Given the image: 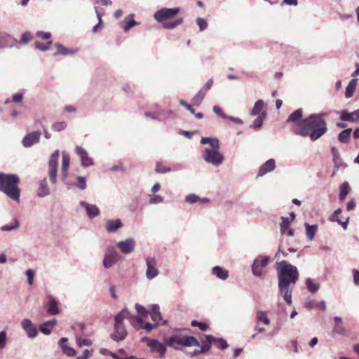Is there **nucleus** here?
I'll return each mask as SVG.
<instances>
[{
    "instance_id": "16",
    "label": "nucleus",
    "mask_w": 359,
    "mask_h": 359,
    "mask_svg": "<svg viewBox=\"0 0 359 359\" xmlns=\"http://www.w3.org/2000/svg\"><path fill=\"white\" fill-rule=\"evenodd\" d=\"M127 336V331L123 325L114 323V332L111 334V338L115 341H123Z\"/></svg>"
},
{
    "instance_id": "17",
    "label": "nucleus",
    "mask_w": 359,
    "mask_h": 359,
    "mask_svg": "<svg viewBox=\"0 0 359 359\" xmlns=\"http://www.w3.org/2000/svg\"><path fill=\"white\" fill-rule=\"evenodd\" d=\"M79 204L81 207L85 208L89 218H94L100 215V211L95 205L90 204L83 201H80Z\"/></svg>"
},
{
    "instance_id": "24",
    "label": "nucleus",
    "mask_w": 359,
    "mask_h": 359,
    "mask_svg": "<svg viewBox=\"0 0 359 359\" xmlns=\"http://www.w3.org/2000/svg\"><path fill=\"white\" fill-rule=\"evenodd\" d=\"M69 163H70L69 155L67 153L63 151L62 152V168H61V175H62V180H65L67 177Z\"/></svg>"
},
{
    "instance_id": "58",
    "label": "nucleus",
    "mask_w": 359,
    "mask_h": 359,
    "mask_svg": "<svg viewBox=\"0 0 359 359\" xmlns=\"http://www.w3.org/2000/svg\"><path fill=\"white\" fill-rule=\"evenodd\" d=\"M171 170V168L170 167H166L162 165L160 163H158L156 164V171L158 173H166Z\"/></svg>"
},
{
    "instance_id": "47",
    "label": "nucleus",
    "mask_w": 359,
    "mask_h": 359,
    "mask_svg": "<svg viewBox=\"0 0 359 359\" xmlns=\"http://www.w3.org/2000/svg\"><path fill=\"white\" fill-rule=\"evenodd\" d=\"M33 39V35L30 32H25L22 34V36L20 41L21 44L25 45L28 43Z\"/></svg>"
},
{
    "instance_id": "48",
    "label": "nucleus",
    "mask_w": 359,
    "mask_h": 359,
    "mask_svg": "<svg viewBox=\"0 0 359 359\" xmlns=\"http://www.w3.org/2000/svg\"><path fill=\"white\" fill-rule=\"evenodd\" d=\"M67 127V123L65 121L55 122L52 124V129L55 132H60L64 130Z\"/></svg>"
},
{
    "instance_id": "6",
    "label": "nucleus",
    "mask_w": 359,
    "mask_h": 359,
    "mask_svg": "<svg viewBox=\"0 0 359 359\" xmlns=\"http://www.w3.org/2000/svg\"><path fill=\"white\" fill-rule=\"evenodd\" d=\"M59 154V150L56 149L51 154L48 161V173L50 182L53 185H55L57 182Z\"/></svg>"
},
{
    "instance_id": "43",
    "label": "nucleus",
    "mask_w": 359,
    "mask_h": 359,
    "mask_svg": "<svg viewBox=\"0 0 359 359\" xmlns=\"http://www.w3.org/2000/svg\"><path fill=\"white\" fill-rule=\"evenodd\" d=\"M205 94V91H204L203 89H201L193 97V104L196 106H199L201 104L203 100L204 99Z\"/></svg>"
},
{
    "instance_id": "63",
    "label": "nucleus",
    "mask_w": 359,
    "mask_h": 359,
    "mask_svg": "<svg viewBox=\"0 0 359 359\" xmlns=\"http://www.w3.org/2000/svg\"><path fill=\"white\" fill-rule=\"evenodd\" d=\"M138 22H136L135 20H128L125 26L123 27V29L125 32H128V30H130L133 27H134L135 25H137Z\"/></svg>"
},
{
    "instance_id": "61",
    "label": "nucleus",
    "mask_w": 359,
    "mask_h": 359,
    "mask_svg": "<svg viewBox=\"0 0 359 359\" xmlns=\"http://www.w3.org/2000/svg\"><path fill=\"white\" fill-rule=\"evenodd\" d=\"M163 201V197L158 195H153L149 198V203L151 204H158L162 203Z\"/></svg>"
},
{
    "instance_id": "8",
    "label": "nucleus",
    "mask_w": 359,
    "mask_h": 359,
    "mask_svg": "<svg viewBox=\"0 0 359 359\" xmlns=\"http://www.w3.org/2000/svg\"><path fill=\"white\" fill-rule=\"evenodd\" d=\"M118 254L114 246H108L103 259V266L106 269L111 267L118 261Z\"/></svg>"
},
{
    "instance_id": "56",
    "label": "nucleus",
    "mask_w": 359,
    "mask_h": 359,
    "mask_svg": "<svg viewBox=\"0 0 359 359\" xmlns=\"http://www.w3.org/2000/svg\"><path fill=\"white\" fill-rule=\"evenodd\" d=\"M200 200L201 198H199V196L194 194H189L185 197V201L189 203H195L199 201Z\"/></svg>"
},
{
    "instance_id": "32",
    "label": "nucleus",
    "mask_w": 359,
    "mask_h": 359,
    "mask_svg": "<svg viewBox=\"0 0 359 359\" xmlns=\"http://www.w3.org/2000/svg\"><path fill=\"white\" fill-rule=\"evenodd\" d=\"M263 323L268 325L270 324V320L268 318V312L263 311H257L256 313V323Z\"/></svg>"
},
{
    "instance_id": "45",
    "label": "nucleus",
    "mask_w": 359,
    "mask_h": 359,
    "mask_svg": "<svg viewBox=\"0 0 359 359\" xmlns=\"http://www.w3.org/2000/svg\"><path fill=\"white\" fill-rule=\"evenodd\" d=\"M182 22H183L182 18H177V20H175L172 22H163V27L167 29H172L177 27V26H179L180 25H181L182 23Z\"/></svg>"
},
{
    "instance_id": "51",
    "label": "nucleus",
    "mask_w": 359,
    "mask_h": 359,
    "mask_svg": "<svg viewBox=\"0 0 359 359\" xmlns=\"http://www.w3.org/2000/svg\"><path fill=\"white\" fill-rule=\"evenodd\" d=\"M94 353L93 348L86 349L82 354L76 358V359H90Z\"/></svg>"
},
{
    "instance_id": "33",
    "label": "nucleus",
    "mask_w": 359,
    "mask_h": 359,
    "mask_svg": "<svg viewBox=\"0 0 359 359\" xmlns=\"http://www.w3.org/2000/svg\"><path fill=\"white\" fill-rule=\"evenodd\" d=\"M76 344L78 347L90 346L93 344L90 339L84 337L82 334H77L76 336Z\"/></svg>"
},
{
    "instance_id": "22",
    "label": "nucleus",
    "mask_w": 359,
    "mask_h": 359,
    "mask_svg": "<svg viewBox=\"0 0 359 359\" xmlns=\"http://www.w3.org/2000/svg\"><path fill=\"white\" fill-rule=\"evenodd\" d=\"M123 226L122 222L119 219H108L106 221L104 227L107 232L114 233Z\"/></svg>"
},
{
    "instance_id": "35",
    "label": "nucleus",
    "mask_w": 359,
    "mask_h": 359,
    "mask_svg": "<svg viewBox=\"0 0 359 359\" xmlns=\"http://www.w3.org/2000/svg\"><path fill=\"white\" fill-rule=\"evenodd\" d=\"M303 115V109H298L293 111L287 118V122H292L296 123L299 121H300L302 118Z\"/></svg>"
},
{
    "instance_id": "26",
    "label": "nucleus",
    "mask_w": 359,
    "mask_h": 359,
    "mask_svg": "<svg viewBox=\"0 0 359 359\" xmlns=\"http://www.w3.org/2000/svg\"><path fill=\"white\" fill-rule=\"evenodd\" d=\"M46 311L49 314H51V315H56V314L59 313L57 302L51 296L48 297V302Z\"/></svg>"
},
{
    "instance_id": "29",
    "label": "nucleus",
    "mask_w": 359,
    "mask_h": 359,
    "mask_svg": "<svg viewBox=\"0 0 359 359\" xmlns=\"http://www.w3.org/2000/svg\"><path fill=\"white\" fill-rule=\"evenodd\" d=\"M150 316L154 322H158L162 320L161 313L160 312L159 306L158 304H152L151 306Z\"/></svg>"
},
{
    "instance_id": "5",
    "label": "nucleus",
    "mask_w": 359,
    "mask_h": 359,
    "mask_svg": "<svg viewBox=\"0 0 359 359\" xmlns=\"http://www.w3.org/2000/svg\"><path fill=\"white\" fill-rule=\"evenodd\" d=\"M202 158L206 163L216 167L222 165L224 159L223 154L219 151V145L217 148H205Z\"/></svg>"
},
{
    "instance_id": "28",
    "label": "nucleus",
    "mask_w": 359,
    "mask_h": 359,
    "mask_svg": "<svg viewBox=\"0 0 359 359\" xmlns=\"http://www.w3.org/2000/svg\"><path fill=\"white\" fill-rule=\"evenodd\" d=\"M212 274L222 280H226L229 277V271L219 266H214L212 269Z\"/></svg>"
},
{
    "instance_id": "59",
    "label": "nucleus",
    "mask_w": 359,
    "mask_h": 359,
    "mask_svg": "<svg viewBox=\"0 0 359 359\" xmlns=\"http://www.w3.org/2000/svg\"><path fill=\"white\" fill-rule=\"evenodd\" d=\"M191 325L193 327H198L202 331H206L208 330L207 324L204 323L198 322L196 320H192Z\"/></svg>"
},
{
    "instance_id": "44",
    "label": "nucleus",
    "mask_w": 359,
    "mask_h": 359,
    "mask_svg": "<svg viewBox=\"0 0 359 359\" xmlns=\"http://www.w3.org/2000/svg\"><path fill=\"white\" fill-rule=\"evenodd\" d=\"M266 116V112H262L259 116H258L252 124L250 126V128H260L263 125L264 120L265 119Z\"/></svg>"
},
{
    "instance_id": "52",
    "label": "nucleus",
    "mask_w": 359,
    "mask_h": 359,
    "mask_svg": "<svg viewBox=\"0 0 359 359\" xmlns=\"http://www.w3.org/2000/svg\"><path fill=\"white\" fill-rule=\"evenodd\" d=\"M95 10L96 15H97V18L98 20V24L95 25L93 28V32H94V33H95L97 31V29L100 27V25L102 22V14L99 11V8L96 6V7H95Z\"/></svg>"
},
{
    "instance_id": "57",
    "label": "nucleus",
    "mask_w": 359,
    "mask_h": 359,
    "mask_svg": "<svg viewBox=\"0 0 359 359\" xmlns=\"http://www.w3.org/2000/svg\"><path fill=\"white\" fill-rule=\"evenodd\" d=\"M196 24L199 27V29L201 32L205 30L208 27V23L205 19L202 18H196Z\"/></svg>"
},
{
    "instance_id": "46",
    "label": "nucleus",
    "mask_w": 359,
    "mask_h": 359,
    "mask_svg": "<svg viewBox=\"0 0 359 359\" xmlns=\"http://www.w3.org/2000/svg\"><path fill=\"white\" fill-rule=\"evenodd\" d=\"M86 177H77L76 182L74 184L75 187L79 188L81 190H84L86 189Z\"/></svg>"
},
{
    "instance_id": "62",
    "label": "nucleus",
    "mask_w": 359,
    "mask_h": 359,
    "mask_svg": "<svg viewBox=\"0 0 359 359\" xmlns=\"http://www.w3.org/2000/svg\"><path fill=\"white\" fill-rule=\"evenodd\" d=\"M159 324L158 323H155V324H151L150 323H144L143 324V328L142 329H144L147 332H151L152 330L158 327Z\"/></svg>"
},
{
    "instance_id": "20",
    "label": "nucleus",
    "mask_w": 359,
    "mask_h": 359,
    "mask_svg": "<svg viewBox=\"0 0 359 359\" xmlns=\"http://www.w3.org/2000/svg\"><path fill=\"white\" fill-rule=\"evenodd\" d=\"M276 161L271 158L262 164L259 170L258 176H264L268 172L273 171L276 168Z\"/></svg>"
},
{
    "instance_id": "53",
    "label": "nucleus",
    "mask_w": 359,
    "mask_h": 359,
    "mask_svg": "<svg viewBox=\"0 0 359 359\" xmlns=\"http://www.w3.org/2000/svg\"><path fill=\"white\" fill-rule=\"evenodd\" d=\"M135 309L137 313L142 317H146L148 314V311L143 306L139 304H135Z\"/></svg>"
},
{
    "instance_id": "36",
    "label": "nucleus",
    "mask_w": 359,
    "mask_h": 359,
    "mask_svg": "<svg viewBox=\"0 0 359 359\" xmlns=\"http://www.w3.org/2000/svg\"><path fill=\"white\" fill-rule=\"evenodd\" d=\"M306 226V235L310 241H313L318 228L316 224L309 225L308 223H305Z\"/></svg>"
},
{
    "instance_id": "37",
    "label": "nucleus",
    "mask_w": 359,
    "mask_h": 359,
    "mask_svg": "<svg viewBox=\"0 0 359 359\" xmlns=\"http://www.w3.org/2000/svg\"><path fill=\"white\" fill-rule=\"evenodd\" d=\"M352 131L351 128H348L342 130L339 133L338 135V140L341 143H347L350 140L351 133Z\"/></svg>"
},
{
    "instance_id": "55",
    "label": "nucleus",
    "mask_w": 359,
    "mask_h": 359,
    "mask_svg": "<svg viewBox=\"0 0 359 359\" xmlns=\"http://www.w3.org/2000/svg\"><path fill=\"white\" fill-rule=\"evenodd\" d=\"M210 344H203L201 346V349L194 350V352L192 353V355H198L201 353H206L207 351H208L210 350Z\"/></svg>"
},
{
    "instance_id": "2",
    "label": "nucleus",
    "mask_w": 359,
    "mask_h": 359,
    "mask_svg": "<svg viewBox=\"0 0 359 359\" xmlns=\"http://www.w3.org/2000/svg\"><path fill=\"white\" fill-rule=\"evenodd\" d=\"M327 115L326 111L310 114L294 130V133L304 137H309L312 142L318 140L328 130L325 119Z\"/></svg>"
},
{
    "instance_id": "7",
    "label": "nucleus",
    "mask_w": 359,
    "mask_h": 359,
    "mask_svg": "<svg viewBox=\"0 0 359 359\" xmlns=\"http://www.w3.org/2000/svg\"><path fill=\"white\" fill-rule=\"evenodd\" d=\"M180 12L179 7H174L171 8H163L158 10L154 14V19L158 22H163L165 20L172 18Z\"/></svg>"
},
{
    "instance_id": "19",
    "label": "nucleus",
    "mask_w": 359,
    "mask_h": 359,
    "mask_svg": "<svg viewBox=\"0 0 359 359\" xmlns=\"http://www.w3.org/2000/svg\"><path fill=\"white\" fill-rule=\"evenodd\" d=\"M339 114H340L341 119L343 121L353 123L359 122V109L351 113L344 110L339 111Z\"/></svg>"
},
{
    "instance_id": "1",
    "label": "nucleus",
    "mask_w": 359,
    "mask_h": 359,
    "mask_svg": "<svg viewBox=\"0 0 359 359\" xmlns=\"http://www.w3.org/2000/svg\"><path fill=\"white\" fill-rule=\"evenodd\" d=\"M276 266L278 292L286 304L291 305L292 292L299 277V271L297 266L285 260L276 262Z\"/></svg>"
},
{
    "instance_id": "15",
    "label": "nucleus",
    "mask_w": 359,
    "mask_h": 359,
    "mask_svg": "<svg viewBox=\"0 0 359 359\" xmlns=\"http://www.w3.org/2000/svg\"><path fill=\"white\" fill-rule=\"evenodd\" d=\"M149 341L148 346L151 348L152 352H156L159 354L160 358H163L165 356V353L166 351V348L165 345L159 342L156 339H149L145 338Z\"/></svg>"
},
{
    "instance_id": "3",
    "label": "nucleus",
    "mask_w": 359,
    "mask_h": 359,
    "mask_svg": "<svg viewBox=\"0 0 359 359\" xmlns=\"http://www.w3.org/2000/svg\"><path fill=\"white\" fill-rule=\"evenodd\" d=\"M20 179L15 174L0 172V191L15 201H19L20 189L18 187Z\"/></svg>"
},
{
    "instance_id": "25",
    "label": "nucleus",
    "mask_w": 359,
    "mask_h": 359,
    "mask_svg": "<svg viewBox=\"0 0 359 359\" xmlns=\"http://www.w3.org/2000/svg\"><path fill=\"white\" fill-rule=\"evenodd\" d=\"M56 46L57 51L54 54V55H74L77 52L76 48H67L65 47L61 43H57L55 44Z\"/></svg>"
},
{
    "instance_id": "42",
    "label": "nucleus",
    "mask_w": 359,
    "mask_h": 359,
    "mask_svg": "<svg viewBox=\"0 0 359 359\" xmlns=\"http://www.w3.org/2000/svg\"><path fill=\"white\" fill-rule=\"evenodd\" d=\"M130 321L133 327L136 330H138L143 328L144 323L142 318L131 315V316H130Z\"/></svg>"
},
{
    "instance_id": "31",
    "label": "nucleus",
    "mask_w": 359,
    "mask_h": 359,
    "mask_svg": "<svg viewBox=\"0 0 359 359\" xmlns=\"http://www.w3.org/2000/svg\"><path fill=\"white\" fill-rule=\"evenodd\" d=\"M15 40L10 34L7 33H0V48H4L11 46L10 43Z\"/></svg>"
},
{
    "instance_id": "30",
    "label": "nucleus",
    "mask_w": 359,
    "mask_h": 359,
    "mask_svg": "<svg viewBox=\"0 0 359 359\" xmlns=\"http://www.w3.org/2000/svg\"><path fill=\"white\" fill-rule=\"evenodd\" d=\"M130 316H131V315L130 314L128 309H123L115 316V318H114L115 323L123 325V321L125 319L130 320Z\"/></svg>"
},
{
    "instance_id": "41",
    "label": "nucleus",
    "mask_w": 359,
    "mask_h": 359,
    "mask_svg": "<svg viewBox=\"0 0 359 359\" xmlns=\"http://www.w3.org/2000/svg\"><path fill=\"white\" fill-rule=\"evenodd\" d=\"M201 143L202 144H209L210 147H217L219 145V142L218 139L217 138H212V137H201Z\"/></svg>"
},
{
    "instance_id": "13",
    "label": "nucleus",
    "mask_w": 359,
    "mask_h": 359,
    "mask_svg": "<svg viewBox=\"0 0 359 359\" xmlns=\"http://www.w3.org/2000/svg\"><path fill=\"white\" fill-rule=\"evenodd\" d=\"M41 135V131H34L28 133L23 137L22 144L25 147H30L39 142Z\"/></svg>"
},
{
    "instance_id": "9",
    "label": "nucleus",
    "mask_w": 359,
    "mask_h": 359,
    "mask_svg": "<svg viewBox=\"0 0 359 359\" xmlns=\"http://www.w3.org/2000/svg\"><path fill=\"white\" fill-rule=\"evenodd\" d=\"M272 260L267 256L255 259L252 265V273L255 276L260 277L262 275V268L265 267Z\"/></svg>"
},
{
    "instance_id": "18",
    "label": "nucleus",
    "mask_w": 359,
    "mask_h": 359,
    "mask_svg": "<svg viewBox=\"0 0 359 359\" xmlns=\"http://www.w3.org/2000/svg\"><path fill=\"white\" fill-rule=\"evenodd\" d=\"M331 152L332 155V161L334 163V173L339 169H345L346 165L343 162L339 151L335 147H332Z\"/></svg>"
},
{
    "instance_id": "23",
    "label": "nucleus",
    "mask_w": 359,
    "mask_h": 359,
    "mask_svg": "<svg viewBox=\"0 0 359 359\" xmlns=\"http://www.w3.org/2000/svg\"><path fill=\"white\" fill-rule=\"evenodd\" d=\"M50 194V189L48 185V182L46 178H43L39 182V187L37 189L36 195L39 197H45Z\"/></svg>"
},
{
    "instance_id": "10",
    "label": "nucleus",
    "mask_w": 359,
    "mask_h": 359,
    "mask_svg": "<svg viewBox=\"0 0 359 359\" xmlns=\"http://www.w3.org/2000/svg\"><path fill=\"white\" fill-rule=\"evenodd\" d=\"M116 245L122 253L128 255L135 250L136 242L134 238H128L124 241H118Z\"/></svg>"
},
{
    "instance_id": "38",
    "label": "nucleus",
    "mask_w": 359,
    "mask_h": 359,
    "mask_svg": "<svg viewBox=\"0 0 359 359\" xmlns=\"http://www.w3.org/2000/svg\"><path fill=\"white\" fill-rule=\"evenodd\" d=\"M305 284H306V288L311 293L317 292L320 288L319 284L314 283V281L310 278H308L306 279Z\"/></svg>"
},
{
    "instance_id": "21",
    "label": "nucleus",
    "mask_w": 359,
    "mask_h": 359,
    "mask_svg": "<svg viewBox=\"0 0 359 359\" xmlns=\"http://www.w3.org/2000/svg\"><path fill=\"white\" fill-rule=\"evenodd\" d=\"M342 319L341 317L336 316L334 318V327L332 332V336L334 337L336 334L345 335L346 330L344 327L341 325Z\"/></svg>"
},
{
    "instance_id": "34",
    "label": "nucleus",
    "mask_w": 359,
    "mask_h": 359,
    "mask_svg": "<svg viewBox=\"0 0 359 359\" xmlns=\"http://www.w3.org/2000/svg\"><path fill=\"white\" fill-rule=\"evenodd\" d=\"M264 101L262 100H258L255 102L253 108L250 111L251 116H257L260 115L262 112L264 108Z\"/></svg>"
},
{
    "instance_id": "64",
    "label": "nucleus",
    "mask_w": 359,
    "mask_h": 359,
    "mask_svg": "<svg viewBox=\"0 0 359 359\" xmlns=\"http://www.w3.org/2000/svg\"><path fill=\"white\" fill-rule=\"evenodd\" d=\"M217 343L218 344V348L222 350L226 349L229 346L228 343L223 338H218Z\"/></svg>"
},
{
    "instance_id": "4",
    "label": "nucleus",
    "mask_w": 359,
    "mask_h": 359,
    "mask_svg": "<svg viewBox=\"0 0 359 359\" xmlns=\"http://www.w3.org/2000/svg\"><path fill=\"white\" fill-rule=\"evenodd\" d=\"M165 344L173 347L175 349H180L181 346H200V343L196 338L192 336H184L179 334H174L169 337Z\"/></svg>"
},
{
    "instance_id": "27",
    "label": "nucleus",
    "mask_w": 359,
    "mask_h": 359,
    "mask_svg": "<svg viewBox=\"0 0 359 359\" xmlns=\"http://www.w3.org/2000/svg\"><path fill=\"white\" fill-rule=\"evenodd\" d=\"M56 325V320H48L43 323H42L39 326L40 331L48 335L51 332V330L54 327V326Z\"/></svg>"
},
{
    "instance_id": "50",
    "label": "nucleus",
    "mask_w": 359,
    "mask_h": 359,
    "mask_svg": "<svg viewBox=\"0 0 359 359\" xmlns=\"http://www.w3.org/2000/svg\"><path fill=\"white\" fill-rule=\"evenodd\" d=\"M53 43L52 41H48L46 44L41 43L39 41L35 42V47L36 49L41 51H46L50 49V46Z\"/></svg>"
},
{
    "instance_id": "54",
    "label": "nucleus",
    "mask_w": 359,
    "mask_h": 359,
    "mask_svg": "<svg viewBox=\"0 0 359 359\" xmlns=\"http://www.w3.org/2000/svg\"><path fill=\"white\" fill-rule=\"evenodd\" d=\"M290 220L287 217H282V222L280 223V231L282 233H285L286 229L290 226Z\"/></svg>"
},
{
    "instance_id": "14",
    "label": "nucleus",
    "mask_w": 359,
    "mask_h": 359,
    "mask_svg": "<svg viewBox=\"0 0 359 359\" xmlns=\"http://www.w3.org/2000/svg\"><path fill=\"white\" fill-rule=\"evenodd\" d=\"M146 264L147 266L146 276L149 280H151L158 275V271L156 269V262L154 258L147 257L146 259Z\"/></svg>"
},
{
    "instance_id": "40",
    "label": "nucleus",
    "mask_w": 359,
    "mask_h": 359,
    "mask_svg": "<svg viewBox=\"0 0 359 359\" xmlns=\"http://www.w3.org/2000/svg\"><path fill=\"white\" fill-rule=\"evenodd\" d=\"M20 227V222L17 219H14L11 224L3 225L0 229L2 231H11L18 229Z\"/></svg>"
},
{
    "instance_id": "49",
    "label": "nucleus",
    "mask_w": 359,
    "mask_h": 359,
    "mask_svg": "<svg viewBox=\"0 0 359 359\" xmlns=\"http://www.w3.org/2000/svg\"><path fill=\"white\" fill-rule=\"evenodd\" d=\"M61 350L65 355L69 357H74L76 355L75 349L68 346H62Z\"/></svg>"
},
{
    "instance_id": "12",
    "label": "nucleus",
    "mask_w": 359,
    "mask_h": 359,
    "mask_svg": "<svg viewBox=\"0 0 359 359\" xmlns=\"http://www.w3.org/2000/svg\"><path fill=\"white\" fill-rule=\"evenodd\" d=\"M76 154L80 157L81 165L83 167H88L94 164L93 160L88 156L87 151L80 146L75 148Z\"/></svg>"
},
{
    "instance_id": "39",
    "label": "nucleus",
    "mask_w": 359,
    "mask_h": 359,
    "mask_svg": "<svg viewBox=\"0 0 359 359\" xmlns=\"http://www.w3.org/2000/svg\"><path fill=\"white\" fill-rule=\"evenodd\" d=\"M349 184L347 182H344L340 186V192L339 198L341 201H344L348 194Z\"/></svg>"
},
{
    "instance_id": "60",
    "label": "nucleus",
    "mask_w": 359,
    "mask_h": 359,
    "mask_svg": "<svg viewBox=\"0 0 359 359\" xmlns=\"http://www.w3.org/2000/svg\"><path fill=\"white\" fill-rule=\"evenodd\" d=\"M6 332L5 331L0 332V349H3L6 345Z\"/></svg>"
},
{
    "instance_id": "11",
    "label": "nucleus",
    "mask_w": 359,
    "mask_h": 359,
    "mask_svg": "<svg viewBox=\"0 0 359 359\" xmlns=\"http://www.w3.org/2000/svg\"><path fill=\"white\" fill-rule=\"evenodd\" d=\"M21 327L26 332L29 338H35L38 334L36 327L32 323V322L28 319L25 318L21 321Z\"/></svg>"
}]
</instances>
